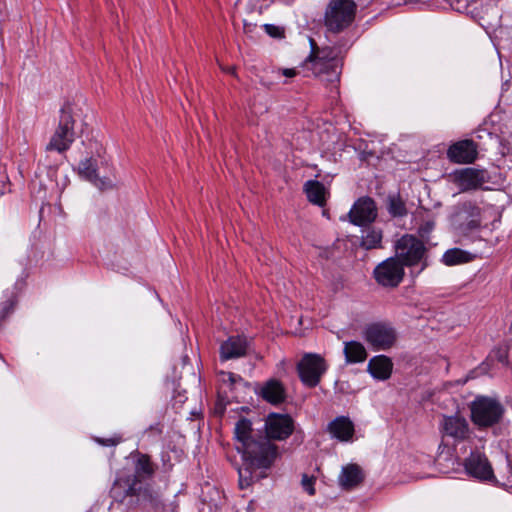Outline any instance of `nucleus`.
<instances>
[{
    "label": "nucleus",
    "instance_id": "obj_1",
    "mask_svg": "<svg viewBox=\"0 0 512 512\" xmlns=\"http://www.w3.org/2000/svg\"><path fill=\"white\" fill-rule=\"evenodd\" d=\"M234 435L237 441L236 449L242 454L243 459L238 474L239 485L244 489L266 477L265 470L271 467L277 457V446L264 435L255 434L251 421L245 417L236 422Z\"/></svg>",
    "mask_w": 512,
    "mask_h": 512
},
{
    "label": "nucleus",
    "instance_id": "obj_2",
    "mask_svg": "<svg viewBox=\"0 0 512 512\" xmlns=\"http://www.w3.org/2000/svg\"><path fill=\"white\" fill-rule=\"evenodd\" d=\"M311 44L312 49L307 61L311 63L312 72L318 77H323L327 82L339 81L342 68L339 51L332 47L318 48L313 40Z\"/></svg>",
    "mask_w": 512,
    "mask_h": 512
},
{
    "label": "nucleus",
    "instance_id": "obj_3",
    "mask_svg": "<svg viewBox=\"0 0 512 512\" xmlns=\"http://www.w3.org/2000/svg\"><path fill=\"white\" fill-rule=\"evenodd\" d=\"M356 11L354 0H330L324 12V26L329 32L340 33L353 23Z\"/></svg>",
    "mask_w": 512,
    "mask_h": 512
},
{
    "label": "nucleus",
    "instance_id": "obj_4",
    "mask_svg": "<svg viewBox=\"0 0 512 512\" xmlns=\"http://www.w3.org/2000/svg\"><path fill=\"white\" fill-rule=\"evenodd\" d=\"M471 420L479 428L492 427L502 420L505 409L499 400L477 396L470 404Z\"/></svg>",
    "mask_w": 512,
    "mask_h": 512
},
{
    "label": "nucleus",
    "instance_id": "obj_5",
    "mask_svg": "<svg viewBox=\"0 0 512 512\" xmlns=\"http://www.w3.org/2000/svg\"><path fill=\"white\" fill-rule=\"evenodd\" d=\"M74 126L72 107L69 104L64 105L60 110L58 126L46 145V150L58 153L67 151L75 141Z\"/></svg>",
    "mask_w": 512,
    "mask_h": 512
},
{
    "label": "nucleus",
    "instance_id": "obj_6",
    "mask_svg": "<svg viewBox=\"0 0 512 512\" xmlns=\"http://www.w3.org/2000/svg\"><path fill=\"white\" fill-rule=\"evenodd\" d=\"M395 258L398 259L403 266L412 267L419 263L422 264L421 270L427 267L426 247L422 240L414 235L406 234L396 241Z\"/></svg>",
    "mask_w": 512,
    "mask_h": 512
},
{
    "label": "nucleus",
    "instance_id": "obj_7",
    "mask_svg": "<svg viewBox=\"0 0 512 512\" xmlns=\"http://www.w3.org/2000/svg\"><path fill=\"white\" fill-rule=\"evenodd\" d=\"M328 365L325 359L316 353H306L297 364V372L301 382L309 387H316L326 373Z\"/></svg>",
    "mask_w": 512,
    "mask_h": 512
},
{
    "label": "nucleus",
    "instance_id": "obj_8",
    "mask_svg": "<svg viewBox=\"0 0 512 512\" xmlns=\"http://www.w3.org/2000/svg\"><path fill=\"white\" fill-rule=\"evenodd\" d=\"M365 341L376 351L389 350L397 340L396 330L387 323L369 324L363 332Z\"/></svg>",
    "mask_w": 512,
    "mask_h": 512
},
{
    "label": "nucleus",
    "instance_id": "obj_9",
    "mask_svg": "<svg viewBox=\"0 0 512 512\" xmlns=\"http://www.w3.org/2000/svg\"><path fill=\"white\" fill-rule=\"evenodd\" d=\"M404 274V266L395 257L384 260L373 271L376 282L390 288L397 287L402 282Z\"/></svg>",
    "mask_w": 512,
    "mask_h": 512
},
{
    "label": "nucleus",
    "instance_id": "obj_10",
    "mask_svg": "<svg viewBox=\"0 0 512 512\" xmlns=\"http://www.w3.org/2000/svg\"><path fill=\"white\" fill-rule=\"evenodd\" d=\"M452 182L459 188L460 192H468L481 189L490 179L485 169L462 168L451 174Z\"/></svg>",
    "mask_w": 512,
    "mask_h": 512
},
{
    "label": "nucleus",
    "instance_id": "obj_11",
    "mask_svg": "<svg viewBox=\"0 0 512 512\" xmlns=\"http://www.w3.org/2000/svg\"><path fill=\"white\" fill-rule=\"evenodd\" d=\"M264 435L270 442L271 440H285L294 431V421L288 414L271 413L265 422Z\"/></svg>",
    "mask_w": 512,
    "mask_h": 512
},
{
    "label": "nucleus",
    "instance_id": "obj_12",
    "mask_svg": "<svg viewBox=\"0 0 512 512\" xmlns=\"http://www.w3.org/2000/svg\"><path fill=\"white\" fill-rule=\"evenodd\" d=\"M349 221L356 226L370 225L377 218L375 201L368 196L360 197L348 213Z\"/></svg>",
    "mask_w": 512,
    "mask_h": 512
},
{
    "label": "nucleus",
    "instance_id": "obj_13",
    "mask_svg": "<svg viewBox=\"0 0 512 512\" xmlns=\"http://www.w3.org/2000/svg\"><path fill=\"white\" fill-rule=\"evenodd\" d=\"M440 429L443 436L451 437L455 442L470 438L471 431L468 421L458 414L442 417Z\"/></svg>",
    "mask_w": 512,
    "mask_h": 512
},
{
    "label": "nucleus",
    "instance_id": "obj_14",
    "mask_svg": "<svg viewBox=\"0 0 512 512\" xmlns=\"http://www.w3.org/2000/svg\"><path fill=\"white\" fill-rule=\"evenodd\" d=\"M478 156V145L471 139L457 141L449 146L447 158L457 164H471Z\"/></svg>",
    "mask_w": 512,
    "mask_h": 512
},
{
    "label": "nucleus",
    "instance_id": "obj_15",
    "mask_svg": "<svg viewBox=\"0 0 512 512\" xmlns=\"http://www.w3.org/2000/svg\"><path fill=\"white\" fill-rule=\"evenodd\" d=\"M466 472L481 481L494 480L493 469L485 455L479 452H472L465 463Z\"/></svg>",
    "mask_w": 512,
    "mask_h": 512
},
{
    "label": "nucleus",
    "instance_id": "obj_16",
    "mask_svg": "<svg viewBox=\"0 0 512 512\" xmlns=\"http://www.w3.org/2000/svg\"><path fill=\"white\" fill-rule=\"evenodd\" d=\"M141 480L137 475H123L115 479L110 490L111 497L118 503H124L127 498H134Z\"/></svg>",
    "mask_w": 512,
    "mask_h": 512
},
{
    "label": "nucleus",
    "instance_id": "obj_17",
    "mask_svg": "<svg viewBox=\"0 0 512 512\" xmlns=\"http://www.w3.org/2000/svg\"><path fill=\"white\" fill-rule=\"evenodd\" d=\"M78 172L82 178L91 182L100 190H107L114 187L113 181L109 177H99L96 161L92 158H86L80 161Z\"/></svg>",
    "mask_w": 512,
    "mask_h": 512
},
{
    "label": "nucleus",
    "instance_id": "obj_18",
    "mask_svg": "<svg viewBox=\"0 0 512 512\" xmlns=\"http://www.w3.org/2000/svg\"><path fill=\"white\" fill-rule=\"evenodd\" d=\"M247 339L243 336H231L220 347V356L222 360L239 358L246 354Z\"/></svg>",
    "mask_w": 512,
    "mask_h": 512
},
{
    "label": "nucleus",
    "instance_id": "obj_19",
    "mask_svg": "<svg viewBox=\"0 0 512 512\" xmlns=\"http://www.w3.org/2000/svg\"><path fill=\"white\" fill-rule=\"evenodd\" d=\"M329 433L340 441H349L354 434L352 421L345 416H338L328 424Z\"/></svg>",
    "mask_w": 512,
    "mask_h": 512
},
{
    "label": "nucleus",
    "instance_id": "obj_20",
    "mask_svg": "<svg viewBox=\"0 0 512 512\" xmlns=\"http://www.w3.org/2000/svg\"><path fill=\"white\" fill-rule=\"evenodd\" d=\"M260 395L265 401L273 405L280 404L286 399L285 388L283 384L276 379L266 381L261 388Z\"/></svg>",
    "mask_w": 512,
    "mask_h": 512
},
{
    "label": "nucleus",
    "instance_id": "obj_21",
    "mask_svg": "<svg viewBox=\"0 0 512 512\" xmlns=\"http://www.w3.org/2000/svg\"><path fill=\"white\" fill-rule=\"evenodd\" d=\"M393 363L385 355L374 356L369 360L368 371L378 380H387L392 373Z\"/></svg>",
    "mask_w": 512,
    "mask_h": 512
},
{
    "label": "nucleus",
    "instance_id": "obj_22",
    "mask_svg": "<svg viewBox=\"0 0 512 512\" xmlns=\"http://www.w3.org/2000/svg\"><path fill=\"white\" fill-rule=\"evenodd\" d=\"M363 474L360 467L356 464H349L343 467L339 476V484L345 489H351L361 483Z\"/></svg>",
    "mask_w": 512,
    "mask_h": 512
},
{
    "label": "nucleus",
    "instance_id": "obj_23",
    "mask_svg": "<svg viewBox=\"0 0 512 512\" xmlns=\"http://www.w3.org/2000/svg\"><path fill=\"white\" fill-rule=\"evenodd\" d=\"M383 232L380 228L368 227L362 231L360 246L365 250L382 248Z\"/></svg>",
    "mask_w": 512,
    "mask_h": 512
},
{
    "label": "nucleus",
    "instance_id": "obj_24",
    "mask_svg": "<svg viewBox=\"0 0 512 512\" xmlns=\"http://www.w3.org/2000/svg\"><path fill=\"white\" fill-rule=\"evenodd\" d=\"M343 353L347 363H361L367 358L364 345L358 341L344 342Z\"/></svg>",
    "mask_w": 512,
    "mask_h": 512
},
{
    "label": "nucleus",
    "instance_id": "obj_25",
    "mask_svg": "<svg viewBox=\"0 0 512 512\" xmlns=\"http://www.w3.org/2000/svg\"><path fill=\"white\" fill-rule=\"evenodd\" d=\"M135 498L136 503L142 502L151 507H157L160 504L159 493L150 484L143 485L142 482L138 485Z\"/></svg>",
    "mask_w": 512,
    "mask_h": 512
},
{
    "label": "nucleus",
    "instance_id": "obj_26",
    "mask_svg": "<svg viewBox=\"0 0 512 512\" xmlns=\"http://www.w3.org/2000/svg\"><path fill=\"white\" fill-rule=\"evenodd\" d=\"M304 190L308 200L318 206L325 204V187L322 183L315 180H309L305 183Z\"/></svg>",
    "mask_w": 512,
    "mask_h": 512
},
{
    "label": "nucleus",
    "instance_id": "obj_27",
    "mask_svg": "<svg viewBox=\"0 0 512 512\" xmlns=\"http://www.w3.org/2000/svg\"><path fill=\"white\" fill-rule=\"evenodd\" d=\"M156 466L152 463L150 457L146 454H140L135 464V473L138 479L142 480L143 477L150 478L154 475Z\"/></svg>",
    "mask_w": 512,
    "mask_h": 512
},
{
    "label": "nucleus",
    "instance_id": "obj_28",
    "mask_svg": "<svg viewBox=\"0 0 512 512\" xmlns=\"http://www.w3.org/2000/svg\"><path fill=\"white\" fill-rule=\"evenodd\" d=\"M387 210L392 217H404L408 213L405 202L399 194H391L387 197Z\"/></svg>",
    "mask_w": 512,
    "mask_h": 512
},
{
    "label": "nucleus",
    "instance_id": "obj_29",
    "mask_svg": "<svg viewBox=\"0 0 512 512\" xmlns=\"http://www.w3.org/2000/svg\"><path fill=\"white\" fill-rule=\"evenodd\" d=\"M469 260L470 258L468 253L459 248H452L447 250L442 257V262L447 266L466 263Z\"/></svg>",
    "mask_w": 512,
    "mask_h": 512
},
{
    "label": "nucleus",
    "instance_id": "obj_30",
    "mask_svg": "<svg viewBox=\"0 0 512 512\" xmlns=\"http://www.w3.org/2000/svg\"><path fill=\"white\" fill-rule=\"evenodd\" d=\"M462 214L465 219L481 218V209L477 204L473 202H465L461 206L460 215Z\"/></svg>",
    "mask_w": 512,
    "mask_h": 512
},
{
    "label": "nucleus",
    "instance_id": "obj_31",
    "mask_svg": "<svg viewBox=\"0 0 512 512\" xmlns=\"http://www.w3.org/2000/svg\"><path fill=\"white\" fill-rule=\"evenodd\" d=\"M435 228L434 220H426L424 221L418 228V235L421 240L425 243H429L430 235Z\"/></svg>",
    "mask_w": 512,
    "mask_h": 512
},
{
    "label": "nucleus",
    "instance_id": "obj_32",
    "mask_svg": "<svg viewBox=\"0 0 512 512\" xmlns=\"http://www.w3.org/2000/svg\"><path fill=\"white\" fill-rule=\"evenodd\" d=\"M316 478L314 476H308L307 474L302 475L301 485L302 488L310 495H315L316 491L314 488Z\"/></svg>",
    "mask_w": 512,
    "mask_h": 512
},
{
    "label": "nucleus",
    "instance_id": "obj_33",
    "mask_svg": "<svg viewBox=\"0 0 512 512\" xmlns=\"http://www.w3.org/2000/svg\"><path fill=\"white\" fill-rule=\"evenodd\" d=\"M481 225V218H475V219H466V222L461 224V229L464 232H472L476 229H478Z\"/></svg>",
    "mask_w": 512,
    "mask_h": 512
},
{
    "label": "nucleus",
    "instance_id": "obj_34",
    "mask_svg": "<svg viewBox=\"0 0 512 512\" xmlns=\"http://www.w3.org/2000/svg\"><path fill=\"white\" fill-rule=\"evenodd\" d=\"M264 30L266 33L274 38L281 37L282 36V29L278 26L272 25V24H265L263 25Z\"/></svg>",
    "mask_w": 512,
    "mask_h": 512
},
{
    "label": "nucleus",
    "instance_id": "obj_35",
    "mask_svg": "<svg viewBox=\"0 0 512 512\" xmlns=\"http://www.w3.org/2000/svg\"><path fill=\"white\" fill-rule=\"evenodd\" d=\"M103 446H116L122 441L121 436H115L112 438H100L97 440Z\"/></svg>",
    "mask_w": 512,
    "mask_h": 512
},
{
    "label": "nucleus",
    "instance_id": "obj_36",
    "mask_svg": "<svg viewBox=\"0 0 512 512\" xmlns=\"http://www.w3.org/2000/svg\"><path fill=\"white\" fill-rule=\"evenodd\" d=\"M257 25L254 24V23H251L247 20H244L243 22V29H244V32L248 35H251L254 30L256 29Z\"/></svg>",
    "mask_w": 512,
    "mask_h": 512
},
{
    "label": "nucleus",
    "instance_id": "obj_37",
    "mask_svg": "<svg viewBox=\"0 0 512 512\" xmlns=\"http://www.w3.org/2000/svg\"><path fill=\"white\" fill-rule=\"evenodd\" d=\"M282 74H283L284 76H286V77L291 78V77L296 76L297 71H296V69H294V68H286V69H283V70H282Z\"/></svg>",
    "mask_w": 512,
    "mask_h": 512
},
{
    "label": "nucleus",
    "instance_id": "obj_38",
    "mask_svg": "<svg viewBox=\"0 0 512 512\" xmlns=\"http://www.w3.org/2000/svg\"><path fill=\"white\" fill-rule=\"evenodd\" d=\"M498 360H499L500 362H506V361H507V356H506V354H499V356H498Z\"/></svg>",
    "mask_w": 512,
    "mask_h": 512
}]
</instances>
